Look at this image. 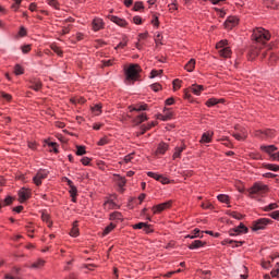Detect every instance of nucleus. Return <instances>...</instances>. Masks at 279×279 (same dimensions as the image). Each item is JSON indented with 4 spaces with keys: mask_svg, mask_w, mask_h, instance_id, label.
Returning <instances> with one entry per match:
<instances>
[{
    "mask_svg": "<svg viewBox=\"0 0 279 279\" xmlns=\"http://www.w3.org/2000/svg\"><path fill=\"white\" fill-rule=\"evenodd\" d=\"M148 178H153V180H157V182H160V178L162 174H158L156 172L148 171L147 172Z\"/></svg>",
    "mask_w": 279,
    "mask_h": 279,
    "instance_id": "obj_42",
    "label": "nucleus"
},
{
    "mask_svg": "<svg viewBox=\"0 0 279 279\" xmlns=\"http://www.w3.org/2000/svg\"><path fill=\"white\" fill-rule=\"evenodd\" d=\"M129 110H130V112H143V111L147 110V105L142 104V105H137L135 107L130 106Z\"/></svg>",
    "mask_w": 279,
    "mask_h": 279,
    "instance_id": "obj_21",
    "label": "nucleus"
},
{
    "mask_svg": "<svg viewBox=\"0 0 279 279\" xmlns=\"http://www.w3.org/2000/svg\"><path fill=\"white\" fill-rule=\"evenodd\" d=\"M23 73H25V69H23V66L21 64H16L14 66V74L15 75H23Z\"/></svg>",
    "mask_w": 279,
    "mask_h": 279,
    "instance_id": "obj_40",
    "label": "nucleus"
},
{
    "mask_svg": "<svg viewBox=\"0 0 279 279\" xmlns=\"http://www.w3.org/2000/svg\"><path fill=\"white\" fill-rule=\"evenodd\" d=\"M14 1V3L12 4V10H15V12H16V10H19V8H20V5H21V3H22V0H13Z\"/></svg>",
    "mask_w": 279,
    "mask_h": 279,
    "instance_id": "obj_63",
    "label": "nucleus"
},
{
    "mask_svg": "<svg viewBox=\"0 0 279 279\" xmlns=\"http://www.w3.org/2000/svg\"><path fill=\"white\" fill-rule=\"evenodd\" d=\"M206 245V242L202 240H195L189 245V250H199V247H204Z\"/></svg>",
    "mask_w": 279,
    "mask_h": 279,
    "instance_id": "obj_19",
    "label": "nucleus"
},
{
    "mask_svg": "<svg viewBox=\"0 0 279 279\" xmlns=\"http://www.w3.org/2000/svg\"><path fill=\"white\" fill-rule=\"evenodd\" d=\"M104 206L108 210H112V209L117 208V203H114V201H106Z\"/></svg>",
    "mask_w": 279,
    "mask_h": 279,
    "instance_id": "obj_35",
    "label": "nucleus"
},
{
    "mask_svg": "<svg viewBox=\"0 0 279 279\" xmlns=\"http://www.w3.org/2000/svg\"><path fill=\"white\" fill-rule=\"evenodd\" d=\"M269 217H271V219H275L276 221H279V210L270 213Z\"/></svg>",
    "mask_w": 279,
    "mask_h": 279,
    "instance_id": "obj_60",
    "label": "nucleus"
},
{
    "mask_svg": "<svg viewBox=\"0 0 279 279\" xmlns=\"http://www.w3.org/2000/svg\"><path fill=\"white\" fill-rule=\"evenodd\" d=\"M184 149H186V144H182L181 146H177L174 148V153L172 155L173 160H177V158H181L182 151H184Z\"/></svg>",
    "mask_w": 279,
    "mask_h": 279,
    "instance_id": "obj_18",
    "label": "nucleus"
},
{
    "mask_svg": "<svg viewBox=\"0 0 279 279\" xmlns=\"http://www.w3.org/2000/svg\"><path fill=\"white\" fill-rule=\"evenodd\" d=\"M172 84H173V88H174V90H175L177 88H181V86H182V81H180L179 78H177V80H174V81L172 82Z\"/></svg>",
    "mask_w": 279,
    "mask_h": 279,
    "instance_id": "obj_61",
    "label": "nucleus"
},
{
    "mask_svg": "<svg viewBox=\"0 0 279 279\" xmlns=\"http://www.w3.org/2000/svg\"><path fill=\"white\" fill-rule=\"evenodd\" d=\"M71 102L72 104H86V99L85 98H72Z\"/></svg>",
    "mask_w": 279,
    "mask_h": 279,
    "instance_id": "obj_59",
    "label": "nucleus"
},
{
    "mask_svg": "<svg viewBox=\"0 0 279 279\" xmlns=\"http://www.w3.org/2000/svg\"><path fill=\"white\" fill-rule=\"evenodd\" d=\"M225 101H226V99H223V98H220V99L209 98L206 101V106H207V108H213V106H217V104H223Z\"/></svg>",
    "mask_w": 279,
    "mask_h": 279,
    "instance_id": "obj_20",
    "label": "nucleus"
},
{
    "mask_svg": "<svg viewBox=\"0 0 279 279\" xmlns=\"http://www.w3.org/2000/svg\"><path fill=\"white\" fill-rule=\"evenodd\" d=\"M101 104H97L94 107H92V112L96 114V117H99L101 114Z\"/></svg>",
    "mask_w": 279,
    "mask_h": 279,
    "instance_id": "obj_38",
    "label": "nucleus"
},
{
    "mask_svg": "<svg viewBox=\"0 0 279 279\" xmlns=\"http://www.w3.org/2000/svg\"><path fill=\"white\" fill-rule=\"evenodd\" d=\"M190 90L193 93V95L199 96L204 90V85H192Z\"/></svg>",
    "mask_w": 279,
    "mask_h": 279,
    "instance_id": "obj_22",
    "label": "nucleus"
},
{
    "mask_svg": "<svg viewBox=\"0 0 279 279\" xmlns=\"http://www.w3.org/2000/svg\"><path fill=\"white\" fill-rule=\"evenodd\" d=\"M162 75V70H151L149 78L154 80L156 77H160Z\"/></svg>",
    "mask_w": 279,
    "mask_h": 279,
    "instance_id": "obj_37",
    "label": "nucleus"
},
{
    "mask_svg": "<svg viewBox=\"0 0 279 279\" xmlns=\"http://www.w3.org/2000/svg\"><path fill=\"white\" fill-rule=\"evenodd\" d=\"M17 195L20 204H24V202H27V199L32 197V191L29 189L22 187Z\"/></svg>",
    "mask_w": 279,
    "mask_h": 279,
    "instance_id": "obj_8",
    "label": "nucleus"
},
{
    "mask_svg": "<svg viewBox=\"0 0 279 279\" xmlns=\"http://www.w3.org/2000/svg\"><path fill=\"white\" fill-rule=\"evenodd\" d=\"M32 269H40L41 267H45V260L38 259L37 262L32 264Z\"/></svg>",
    "mask_w": 279,
    "mask_h": 279,
    "instance_id": "obj_34",
    "label": "nucleus"
},
{
    "mask_svg": "<svg viewBox=\"0 0 279 279\" xmlns=\"http://www.w3.org/2000/svg\"><path fill=\"white\" fill-rule=\"evenodd\" d=\"M232 136H233V138H235V141H246L247 140V129L236 125L235 132H233Z\"/></svg>",
    "mask_w": 279,
    "mask_h": 279,
    "instance_id": "obj_5",
    "label": "nucleus"
},
{
    "mask_svg": "<svg viewBox=\"0 0 279 279\" xmlns=\"http://www.w3.org/2000/svg\"><path fill=\"white\" fill-rule=\"evenodd\" d=\"M110 221H123V215L120 211H113L109 216Z\"/></svg>",
    "mask_w": 279,
    "mask_h": 279,
    "instance_id": "obj_24",
    "label": "nucleus"
},
{
    "mask_svg": "<svg viewBox=\"0 0 279 279\" xmlns=\"http://www.w3.org/2000/svg\"><path fill=\"white\" fill-rule=\"evenodd\" d=\"M46 3L53 8L54 10H60V2L58 0H46Z\"/></svg>",
    "mask_w": 279,
    "mask_h": 279,
    "instance_id": "obj_36",
    "label": "nucleus"
},
{
    "mask_svg": "<svg viewBox=\"0 0 279 279\" xmlns=\"http://www.w3.org/2000/svg\"><path fill=\"white\" fill-rule=\"evenodd\" d=\"M97 145H99V147H104V145H108V137L100 138Z\"/></svg>",
    "mask_w": 279,
    "mask_h": 279,
    "instance_id": "obj_62",
    "label": "nucleus"
},
{
    "mask_svg": "<svg viewBox=\"0 0 279 279\" xmlns=\"http://www.w3.org/2000/svg\"><path fill=\"white\" fill-rule=\"evenodd\" d=\"M77 226H78L77 221H74L73 227L70 231V236H74V238L80 236V228H77Z\"/></svg>",
    "mask_w": 279,
    "mask_h": 279,
    "instance_id": "obj_31",
    "label": "nucleus"
},
{
    "mask_svg": "<svg viewBox=\"0 0 279 279\" xmlns=\"http://www.w3.org/2000/svg\"><path fill=\"white\" fill-rule=\"evenodd\" d=\"M124 75L126 82H136L141 76V65L136 63L130 64L126 69H124Z\"/></svg>",
    "mask_w": 279,
    "mask_h": 279,
    "instance_id": "obj_1",
    "label": "nucleus"
},
{
    "mask_svg": "<svg viewBox=\"0 0 279 279\" xmlns=\"http://www.w3.org/2000/svg\"><path fill=\"white\" fill-rule=\"evenodd\" d=\"M133 23H134L135 25H142V24H143V17H141L140 15H135V16L133 17Z\"/></svg>",
    "mask_w": 279,
    "mask_h": 279,
    "instance_id": "obj_55",
    "label": "nucleus"
},
{
    "mask_svg": "<svg viewBox=\"0 0 279 279\" xmlns=\"http://www.w3.org/2000/svg\"><path fill=\"white\" fill-rule=\"evenodd\" d=\"M125 47H128V38H124L122 41H120V43L117 45L116 49H123V48H125Z\"/></svg>",
    "mask_w": 279,
    "mask_h": 279,
    "instance_id": "obj_53",
    "label": "nucleus"
},
{
    "mask_svg": "<svg viewBox=\"0 0 279 279\" xmlns=\"http://www.w3.org/2000/svg\"><path fill=\"white\" fill-rule=\"evenodd\" d=\"M114 228H117V225H114V223H112V222H111L110 225H108V226L105 228L104 232H102L104 236L110 234V233L112 232V230H114Z\"/></svg>",
    "mask_w": 279,
    "mask_h": 279,
    "instance_id": "obj_33",
    "label": "nucleus"
},
{
    "mask_svg": "<svg viewBox=\"0 0 279 279\" xmlns=\"http://www.w3.org/2000/svg\"><path fill=\"white\" fill-rule=\"evenodd\" d=\"M185 71L187 73H193L195 71V59H191L184 66Z\"/></svg>",
    "mask_w": 279,
    "mask_h": 279,
    "instance_id": "obj_30",
    "label": "nucleus"
},
{
    "mask_svg": "<svg viewBox=\"0 0 279 279\" xmlns=\"http://www.w3.org/2000/svg\"><path fill=\"white\" fill-rule=\"evenodd\" d=\"M236 25H239V19L235 16H229L223 24L226 29H232Z\"/></svg>",
    "mask_w": 279,
    "mask_h": 279,
    "instance_id": "obj_11",
    "label": "nucleus"
},
{
    "mask_svg": "<svg viewBox=\"0 0 279 279\" xmlns=\"http://www.w3.org/2000/svg\"><path fill=\"white\" fill-rule=\"evenodd\" d=\"M276 208H278V204L277 203H271L268 206L264 207L265 213H269V210H276Z\"/></svg>",
    "mask_w": 279,
    "mask_h": 279,
    "instance_id": "obj_45",
    "label": "nucleus"
},
{
    "mask_svg": "<svg viewBox=\"0 0 279 279\" xmlns=\"http://www.w3.org/2000/svg\"><path fill=\"white\" fill-rule=\"evenodd\" d=\"M173 117V113L169 109L163 110V114L159 116V119L161 121H169Z\"/></svg>",
    "mask_w": 279,
    "mask_h": 279,
    "instance_id": "obj_27",
    "label": "nucleus"
},
{
    "mask_svg": "<svg viewBox=\"0 0 279 279\" xmlns=\"http://www.w3.org/2000/svg\"><path fill=\"white\" fill-rule=\"evenodd\" d=\"M134 160V153H130L129 155L124 156L122 160L119 161V165H130Z\"/></svg>",
    "mask_w": 279,
    "mask_h": 279,
    "instance_id": "obj_26",
    "label": "nucleus"
},
{
    "mask_svg": "<svg viewBox=\"0 0 279 279\" xmlns=\"http://www.w3.org/2000/svg\"><path fill=\"white\" fill-rule=\"evenodd\" d=\"M84 154H86V147L77 146L76 156H84Z\"/></svg>",
    "mask_w": 279,
    "mask_h": 279,
    "instance_id": "obj_51",
    "label": "nucleus"
},
{
    "mask_svg": "<svg viewBox=\"0 0 279 279\" xmlns=\"http://www.w3.org/2000/svg\"><path fill=\"white\" fill-rule=\"evenodd\" d=\"M260 150L265 151V154H268L271 158V155H274V151H278V147L276 145H262Z\"/></svg>",
    "mask_w": 279,
    "mask_h": 279,
    "instance_id": "obj_13",
    "label": "nucleus"
},
{
    "mask_svg": "<svg viewBox=\"0 0 279 279\" xmlns=\"http://www.w3.org/2000/svg\"><path fill=\"white\" fill-rule=\"evenodd\" d=\"M0 97H2V99H5V101H12V95L7 94L5 92H0Z\"/></svg>",
    "mask_w": 279,
    "mask_h": 279,
    "instance_id": "obj_52",
    "label": "nucleus"
},
{
    "mask_svg": "<svg viewBox=\"0 0 279 279\" xmlns=\"http://www.w3.org/2000/svg\"><path fill=\"white\" fill-rule=\"evenodd\" d=\"M219 56L221 58H230V56H232V50L230 49V47L221 48L219 51Z\"/></svg>",
    "mask_w": 279,
    "mask_h": 279,
    "instance_id": "obj_25",
    "label": "nucleus"
},
{
    "mask_svg": "<svg viewBox=\"0 0 279 279\" xmlns=\"http://www.w3.org/2000/svg\"><path fill=\"white\" fill-rule=\"evenodd\" d=\"M255 136L257 138H274V136H276V131L271 130V129H267V130H258L255 131Z\"/></svg>",
    "mask_w": 279,
    "mask_h": 279,
    "instance_id": "obj_7",
    "label": "nucleus"
},
{
    "mask_svg": "<svg viewBox=\"0 0 279 279\" xmlns=\"http://www.w3.org/2000/svg\"><path fill=\"white\" fill-rule=\"evenodd\" d=\"M243 241H234V240H231V239H225L222 242H221V245H231L232 247H241V245H243Z\"/></svg>",
    "mask_w": 279,
    "mask_h": 279,
    "instance_id": "obj_16",
    "label": "nucleus"
},
{
    "mask_svg": "<svg viewBox=\"0 0 279 279\" xmlns=\"http://www.w3.org/2000/svg\"><path fill=\"white\" fill-rule=\"evenodd\" d=\"M81 162H82V165H84V167H88V165H90V158H88V157H83V158L81 159Z\"/></svg>",
    "mask_w": 279,
    "mask_h": 279,
    "instance_id": "obj_64",
    "label": "nucleus"
},
{
    "mask_svg": "<svg viewBox=\"0 0 279 279\" xmlns=\"http://www.w3.org/2000/svg\"><path fill=\"white\" fill-rule=\"evenodd\" d=\"M267 191H269V187L267 185H265L264 183L257 182L251 187L250 193H252L253 195H256L258 193L259 194L267 193Z\"/></svg>",
    "mask_w": 279,
    "mask_h": 279,
    "instance_id": "obj_6",
    "label": "nucleus"
},
{
    "mask_svg": "<svg viewBox=\"0 0 279 279\" xmlns=\"http://www.w3.org/2000/svg\"><path fill=\"white\" fill-rule=\"evenodd\" d=\"M230 236H235V234H247V227L245 225L240 223L233 230L229 232Z\"/></svg>",
    "mask_w": 279,
    "mask_h": 279,
    "instance_id": "obj_12",
    "label": "nucleus"
},
{
    "mask_svg": "<svg viewBox=\"0 0 279 279\" xmlns=\"http://www.w3.org/2000/svg\"><path fill=\"white\" fill-rule=\"evenodd\" d=\"M269 223H271V220L269 218L258 219L253 223L252 230L254 232H258V230H265L267 226H269Z\"/></svg>",
    "mask_w": 279,
    "mask_h": 279,
    "instance_id": "obj_4",
    "label": "nucleus"
},
{
    "mask_svg": "<svg viewBox=\"0 0 279 279\" xmlns=\"http://www.w3.org/2000/svg\"><path fill=\"white\" fill-rule=\"evenodd\" d=\"M69 193L71 197H77V187H75V185H72V187H70Z\"/></svg>",
    "mask_w": 279,
    "mask_h": 279,
    "instance_id": "obj_54",
    "label": "nucleus"
},
{
    "mask_svg": "<svg viewBox=\"0 0 279 279\" xmlns=\"http://www.w3.org/2000/svg\"><path fill=\"white\" fill-rule=\"evenodd\" d=\"M226 47H228V39H222L216 44V49H223Z\"/></svg>",
    "mask_w": 279,
    "mask_h": 279,
    "instance_id": "obj_43",
    "label": "nucleus"
},
{
    "mask_svg": "<svg viewBox=\"0 0 279 279\" xmlns=\"http://www.w3.org/2000/svg\"><path fill=\"white\" fill-rule=\"evenodd\" d=\"M230 216L233 218V219H238V220H241L243 218V216L240 214V213H236V211H231L230 213Z\"/></svg>",
    "mask_w": 279,
    "mask_h": 279,
    "instance_id": "obj_58",
    "label": "nucleus"
},
{
    "mask_svg": "<svg viewBox=\"0 0 279 279\" xmlns=\"http://www.w3.org/2000/svg\"><path fill=\"white\" fill-rule=\"evenodd\" d=\"M136 123H143L144 121H147V114L142 113L135 119Z\"/></svg>",
    "mask_w": 279,
    "mask_h": 279,
    "instance_id": "obj_50",
    "label": "nucleus"
},
{
    "mask_svg": "<svg viewBox=\"0 0 279 279\" xmlns=\"http://www.w3.org/2000/svg\"><path fill=\"white\" fill-rule=\"evenodd\" d=\"M50 49H52V51L54 52V53H57V56H60V57H62V49H60V47H58V46H56V45H51L50 46Z\"/></svg>",
    "mask_w": 279,
    "mask_h": 279,
    "instance_id": "obj_46",
    "label": "nucleus"
},
{
    "mask_svg": "<svg viewBox=\"0 0 279 279\" xmlns=\"http://www.w3.org/2000/svg\"><path fill=\"white\" fill-rule=\"evenodd\" d=\"M108 19L109 21H111V23L118 25V27H128L130 25V23L126 22L125 19L119 17L117 15H108Z\"/></svg>",
    "mask_w": 279,
    "mask_h": 279,
    "instance_id": "obj_9",
    "label": "nucleus"
},
{
    "mask_svg": "<svg viewBox=\"0 0 279 279\" xmlns=\"http://www.w3.org/2000/svg\"><path fill=\"white\" fill-rule=\"evenodd\" d=\"M214 135H215V133L213 131H207V132L203 133L199 143H211Z\"/></svg>",
    "mask_w": 279,
    "mask_h": 279,
    "instance_id": "obj_17",
    "label": "nucleus"
},
{
    "mask_svg": "<svg viewBox=\"0 0 279 279\" xmlns=\"http://www.w3.org/2000/svg\"><path fill=\"white\" fill-rule=\"evenodd\" d=\"M156 125V122H148L147 124H143L144 132H147V130H151Z\"/></svg>",
    "mask_w": 279,
    "mask_h": 279,
    "instance_id": "obj_57",
    "label": "nucleus"
},
{
    "mask_svg": "<svg viewBox=\"0 0 279 279\" xmlns=\"http://www.w3.org/2000/svg\"><path fill=\"white\" fill-rule=\"evenodd\" d=\"M218 202H221V204H230V196L226 194H219L217 196Z\"/></svg>",
    "mask_w": 279,
    "mask_h": 279,
    "instance_id": "obj_32",
    "label": "nucleus"
},
{
    "mask_svg": "<svg viewBox=\"0 0 279 279\" xmlns=\"http://www.w3.org/2000/svg\"><path fill=\"white\" fill-rule=\"evenodd\" d=\"M172 204H173L172 201H168V202L155 205L153 207L154 215H158V214L162 213V210H167V208H171Z\"/></svg>",
    "mask_w": 279,
    "mask_h": 279,
    "instance_id": "obj_10",
    "label": "nucleus"
},
{
    "mask_svg": "<svg viewBox=\"0 0 279 279\" xmlns=\"http://www.w3.org/2000/svg\"><path fill=\"white\" fill-rule=\"evenodd\" d=\"M169 12H175L178 11V1H173L172 3L168 4Z\"/></svg>",
    "mask_w": 279,
    "mask_h": 279,
    "instance_id": "obj_47",
    "label": "nucleus"
},
{
    "mask_svg": "<svg viewBox=\"0 0 279 279\" xmlns=\"http://www.w3.org/2000/svg\"><path fill=\"white\" fill-rule=\"evenodd\" d=\"M252 38L255 43H267L271 38V34L263 27H257L253 31Z\"/></svg>",
    "mask_w": 279,
    "mask_h": 279,
    "instance_id": "obj_2",
    "label": "nucleus"
},
{
    "mask_svg": "<svg viewBox=\"0 0 279 279\" xmlns=\"http://www.w3.org/2000/svg\"><path fill=\"white\" fill-rule=\"evenodd\" d=\"M94 32H99V29H104V20L99 17H95L92 22Z\"/></svg>",
    "mask_w": 279,
    "mask_h": 279,
    "instance_id": "obj_15",
    "label": "nucleus"
},
{
    "mask_svg": "<svg viewBox=\"0 0 279 279\" xmlns=\"http://www.w3.org/2000/svg\"><path fill=\"white\" fill-rule=\"evenodd\" d=\"M272 278H278L279 275V263L276 264L275 268L271 270Z\"/></svg>",
    "mask_w": 279,
    "mask_h": 279,
    "instance_id": "obj_49",
    "label": "nucleus"
},
{
    "mask_svg": "<svg viewBox=\"0 0 279 279\" xmlns=\"http://www.w3.org/2000/svg\"><path fill=\"white\" fill-rule=\"evenodd\" d=\"M48 177H49V170L39 169L36 175L33 178V182L34 184H36V186H40V184H43V180H47Z\"/></svg>",
    "mask_w": 279,
    "mask_h": 279,
    "instance_id": "obj_3",
    "label": "nucleus"
},
{
    "mask_svg": "<svg viewBox=\"0 0 279 279\" xmlns=\"http://www.w3.org/2000/svg\"><path fill=\"white\" fill-rule=\"evenodd\" d=\"M134 12H138L141 10H145V5H143L142 1H136L133 7Z\"/></svg>",
    "mask_w": 279,
    "mask_h": 279,
    "instance_id": "obj_41",
    "label": "nucleus"
},
{
    "mask_svg": "<svg viewBox=\"0 0 279 279\" xmlns=\"http://www.w3.org/2000/svg\"><path fill=\"white\" fill-rule=\"evenodd\" d=\"M169 150V144L161 142L158 144L157 150H156V156L160 155H165L167 154V151Z\"/></svg>",
    "mask_w": 279,
    "mask_h": 279,
    "instance_id": "obj_14",
    "label": "nucleus"
},
{
    "mask_svg": "<svg viewBox=\"0 0 279 279\" xmlns=\"http://www.w3.org/2000/svg\"><path fill=\"white\" fill-rule=\"evenodd\" d=\"M29 88H32L33 90L38 93V90H40V88H43V83L39 80H33V81H31Z\"/></svg>",
    "mask_w": 279,
    "mask_h": 279,
    "instance_id": "obj_23",
    "label": "nucleus"
},
{
    "mask_svg": "<svg viewBox=\"0 0 279 279\" xmlns=\"http://www.w3.org/2000/svg\"><path fill=\"white\" fill-rule=\"evenodd\" d=\"M41 221L48 223V228H51V226H53V222L51 221V216H49V214L45 211H43L41 214Z\"/></svg>",
    "mask_w": 279,
    "mask_h": 279,
    "instance_id": "obj_29",
    "label": "nucleus"
},
{
    "mask_svg": "<svg viewBox=\"0 0 279 279\" xmlns=\"http://www.w3.org/2000/svg\"><path fill=\"white\" fill-rule=\"evenodd\" d=\"M23 53H29L32 51V45H24L21 47Z\"/></svg>",
    "mask_w": 279,
    "mask_h": 279,
    "instance_id": "obj_56",
    "label": "nucleus"
},
{
    "mask_svg": "<svg viewBox=\"0 0 279 279\" xmlns=\"http://www.w3.org/2000/svg\"><path fill=\"white\" fill-rule=\"evenodd\" d=\"M151 90H154V93H158V90H162V85L158 84V83H154L150 85Z\"/></svg>",
    "mask_w": 279,
    "mask_h": 279,
    "instance_id": "obj_48",
    "label": "nucleus"
},
{
    "mask_svg": "<svg viewBox=\"0 0 279 279\" xmlns=\"http://www.w3.org/2000/svg\"><path fill=\"white\" fill-rule=\"evenodd\" d=\"M264 167L268 169V171H279V166L276 163H266Z\"/></svg>",
    "mask_w": 279,
    "mask_h": 279,
    "instance_id": "obj_39",
    "label": "nucleus"
},
{
    "mask_svg": "<svg viewBox=\"0 0 279 279\" xmlns=\"http://www.w3.org/2000/svg\"><path fill=\"white\" fill-rule=\"evenodd\" d=\"M201 230L199 229H194L192 234L185 235V239H204V235H201Z\"/></svg>",
    "mask_w": 279,
    "mask_h": 279,
    "instance_id": "obj_28",
    "label": "nucleus"
},
{
    "mask_svg": "<svg viewBox=\"0 0 279 279\" xmlns=\"http://www.w3.org/2000/svg\"><path fill=\"white\" fill-rule=\"evenodd\" d=\"M150 23L156 28L160 27V21L158 20V15L154 14Z\"/></svg>",
    "mask_w": 279,
    "mask_h": 279,
    "instance_id": "obj_44",
    "label": "nucleus"
}]
</instances>
